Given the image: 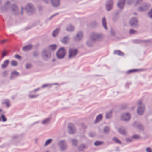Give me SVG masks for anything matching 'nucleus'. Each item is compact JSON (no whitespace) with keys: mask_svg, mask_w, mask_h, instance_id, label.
<instances>
[{"mask_svg":"<svg viewBox=\"0 0 152 152\" xmlns=\"http://www.w3.org/2000/svg\"><path fill=\"white\" fill-rule=\"evenodd\" d=\"M66 54L65 49L63 48H60L56 53L58 58H62L64 57Z\"/></svg>","mask_w":152,"mask_h":152,"instance_id":"nucleus-1","label":"nucleus"},{"mask_svg":"<svg viewBox=\"0 0 152 152\" xmlns=\"http://www.w3.org/2000/svg\"><path fill=\"white\" fill-rule=\"evenodd\" d=\"M138 108L137 109V112L138 114L142 115L144 113L145 107L142 104L141 101H140L138 103Z\"/></svg>","mask_w":152,"mask_h":152,"instance_id":"nucleus-2","label":"nucleus"},{"mask_svg":"<svg viewBox=\"0 0 152 152\" xmlns=\"http://www.w3.org/2000/svg\"><path fill=\"white\" fill-rule=\"evenodd\" d=\"M78 52L77 49L71 48L69 51V57L70 58H73L75 56Z\"/></svg>","mask_w":152,"mask_h":152,"instance_id":"nucleus-3","label":"nucleus"},{"mask_svg":"<svg viewBox=\"0 0 152 152\" xmlns=\"http://www.w3.org/2000/svg\"><path fill=\"white\" fill-rule=\"evenodd\" d=\"M26 9L28 12H31L34 10V8L32 7V5L30 4H27Z\"/></svg>","mask_w":152,"mask_h":152,"instance_id":"nucleus-4","label":"nucleus"},{"mask_svg":"<svg viewBox=\"0 0 152 152\" xmlns=\"http://www.w3.org/2000/svg\"><path fill=\"white\" fill-rule=\"evenodd\" d=\"M137 20L136 18H132L130 20V23L131 26H134L137 24Z\"/></svg>","mask_w":152,"mask_h":152,"instance_id":"nucleus-5","label":"nucleus"},{"mask_svg":"<svg viewBox=\"0 0 152 152\" xmlns=\"http://www.w3.org/2000/svg\"><path fill=\"white\" fill-rule=\"evenodd\" d=\"M69 133L72 134L75 131L73 125L72 124H69Z\"/></svg>","mask_w":152,"mask_h":152,"instance_id":"nucleus-6","label":"nucleus"},{"mask_svg":"<svg viewBox=\"0 0 152 152\" xmlns=\"http://www.w3.org/2000/svg\"><path fill=\"white\" fill-rule=\"evenodd\" d=\"M51 3L54 7H57L60 4L59 0H51Z\"/></svg>","mask_w":152,"mask_h":152,"instance_id":"nucleus-7","label":"nucleus"},{"mask_svg":"<svg viewBox=\"0 0 152 152\" xmlns=\"http://www.w3.org/2000/svg\"><path fill=\"white\" fill-rule=\"evenodd\" d=\"M130 118V115L129 113H127L126 114L124 115L122 117V120L124 121H127L129 120Z\"/></svg>","mask_w":152,"mask_h":152,"instance_id":"nucleus-8","label":"nucleus"},{"mask_svg":"<svg viewBox=\"0 0 152 152\" xmlns=\"http://www.w3.org/2000/svg\"><path fill=\"white\" fill-rule=\"evenodd\" d=\"M32 47V45H30L24 47L23 48V50L24 51H26L31 50Z\"/></svg>","mask_w":152,"mask_h":152,"instance_id":"nucleus-9","label":"nucleus"},{"mask_svg":"<svg viewBox=\"0 0 152 152\" xmlns=\"http://www.w3.org/2000/svg\"><path fill=\"white\" fill-rule=\"evenodd\" d=\"M9 61L8 60H5L1 65V67L3 69H4L7 67Z\"/></svg>","mask_w":152,"mask_h":152,"instance_id":"nucleus-10","label":"nucleus"},{"mask_svg":"<svg viewBox=\"0 0 152 152\" xmlns=\"http://www.w3.org/2000/svg\"><path fill=\"white\" fill-rule=\"evenodd\" d=\"M83 36V34L81 32H79L77 34L76 37V40H80L82 38Z\"/></svg>","mask_w":152,"mask_h":152,"instance_id":"nucleus-11","label":"nucleus"},{"mask_svg":"<svg viewBox=\"0 0 152 152\" xmlns=\"http://www.w3.org/2000/svg\"><path fill=\"white\" fill-rule=\"evenodd\" d=\"M125 0H121L118 4V6L120 8H121L123 7L125 3Z\"/></svg>","mask_w":152,"mask_h":152,"instance_id":"nucleus-12","label":"nucleus"},{"mask_svg":"<svg viewBox=\"0 0 152 152\" xmlns=\"http://www.w3.org/2000/svg\"><path fill=\"white\" fill-rule=\"evenodd\" d=\"M102 118V115L101 114L99 115L96 117V120L95 121V123L98 122L99 121L101 120Z\"/></svg>","mask_w":152,"mask_h":152,"instance_id":"nucleus-13","label":"nucleus"},{"mask_svg":"<svg viewBox=\"0 0 152 152\" xmlns=\"http://www.w3.org/2000/svg\"><path fill=\"white\" fill-rule=\"evenodd\" d=\"M57 47V46L56 45H52L49 46V48L50 50L54 51L56 49Z\"/></svg>","mask_w":152,"mask_h":152,"instance_id":"nucleus-14","label":"nucleus"},{"mask_svg":"<svg viewBox=\"0 0 152 152\" xmlns=\"http://www.w3.org/2000/svg\"><path fill=\"white\" fill-rule=\"evenodd\" d=\"M98 35L94 33L92 34L91 35V38L93 40H96L97 39Z\"/></svg>","mask_w":152,"mask_h":152,"instance_id":"nucleus-15","label":"nucleus"},{"mask_svg":"<svg viewBox=\"0 0 152 152\" xmlns=\"http://www.w3.org/2000/svg\"><path fill=\"white\" fill-rule=\"evenodd\" d=\"M74 29V28L71 25H68L66 28V30L69 31H72Z\"/></svg>","mask_w":152,"mask_h":152,"instance_id":"nucleus-16","label":"nucleus"},{"mask_svg":"<svg viewBox=\"0 0 152 152\" xmlns=\"http://www.w3.org/2000/svg\"><path fill=\"white\" fill-rule=\"evenodd\" d=\"M114 53L115 54L118 55L120 56H123L124 54L119 50H116L114 51Z\"/></svg>","mask_w":152,"mask_h":152,"instance_id":"nucleus-17","label":"nucleus"},{"mask_svg":"<svg viewBox=\"0 0 152 152\" xmlns=\"http://www.w3.org/2000/svg\"><path fill=\"white\" fill-rule=\"evenodd\" d=\"M19 75V73L16 71H14L12 72L11 76V79L13 78V77L14 76H17Z\"/></svg>","mask_w":152,"mask_h":152,"instance_id":"nucleus-18","label":"nucleus"},{"mask_svg":"<svg viewBox=\"0 0 152 152\" xmlns=\"http://www.w3.org/2000/svg\"><path fill=\"white\" fill-rule=\"evenodd\" d=\"M102 23L104 27L105 28V29H107V28L106 26V20L104 17L102 19Z\"/></svg>","mask_w":152,"mask_h":152,"instance_id":"nucleus-19","label":"nucleus"},{"mask_svg":"<svg viewBox=\"0 0 152 152\" xmlns=\"http://www.w3.org/2000/svg\"><path fill=\"white\" fill-rule=\"evenodd\" d=\"M59 31V29L57 28L52 33L53 36V37H55V36L58 34Z\"/></svg>","mask_w":152,"mask_h":152,"instance_id":"nucleus-20","label":"nucleus"},{"mask_svg":"<svg viewBox=\"0 0 152 152\" xmlns=\"http://www.w3.org/2000/svg\"><path fill=\"white\" fill-rule=\"evenodd\" d=\"M2 104H6L7 107L10 106V102L8 99H6L2 102Z\"/></svg>","mask_w":152,"mask_h":152,"instance_id":"nucleus-21","label":"nucleus"},{"mask_svg":"<svg viewBox=\"0 0 152 152\" xmlns=\"http://www.w3.org/2000/svg\"><path fill=\"white\" fill-rule=\"evenodd\" d=\"M112 2H111L110 4H107L106 8L107 10L110 11L112 7Z\"/></svg>","mask_w":152,"mask_h":152,"instance_id":"nucleus-22","label":"nucleus"},{"mask_svg":"<svg viewBox=\"0 0 152 152\" xmlns=\"http://www.w3.org/2000/svg\"><path fill=\"white\" fill-rule=\"evenodd\" d=\"M69 40V39L68 37H66L62 39V42L64 43H66Z\"/></svg>","mask_w":152,"mask_h":152,"instance_id":"nucleus-23","label":"nucleus"},{"mask_svg":"<svg viewBox=\"0 0 152 152\" xmlns=\"http://www.w3.org/2000/svg\"><path fill=\"white\" fill-rule=\"evenodd\" d=\"M103 143L102 141H96L94 142V145L96 146H98Z\"/></svg>","mask_w":152,"mask_h":152,"instance_id":"nucleus-24","label":"nucleus"},{"mask_svg":"<svg viewBox=\"0 0 152 152\" xmlns=\"http://www.w3.org/2000/svg\"><path fill=\"white\" fill-rule=\"evenodd\" d=\"M8 53V51L5 50H4L2 53V57H4L6 56Z\"/></svg>","mask_w":152,"mask_h":152,"instance_id":"nucleus-25","label":"nucleus"},{"mask_svg":"<svg viewBox=\"0 0 152 152\" xmlns=\"http://www.w3.org/2000/svg\"><path fill=\"white\" fill-rule=\"evenodd\" d=\"M113 140L117 143L120 144L121 143L120 141L116 137H114L113 138Z\"/></svg>","mask_w":152,"mask_h":152,"instance_id":"nucleus-26","label":"nucleus"},{"mask_svg":"<svg viewBox=\"0 0 152 152\" xmlns=\"http://www.w3.org/2000/svg\"><path fill=\"white\" fill-rule=\"evenodd\" d=\"M119 133L121 134L125 135L126 134V132L122 129H119Z\"/></svg>","mask_w":152,"mask_h":152,"instance_id":"nucleus-27","label":"nucleus"},{"mask_svg":"<svg viewBox=\"0 0 152 152\" xmlns=\"http://www.w3.org/2000/svg\"><path fill=\"white\" fill-rule=\"evenodd\" d=\"M11 64L12 66H16L17 65L18 63L16 61L13 60L11 61Z\"/></svg>","mask_w":152,"mask_h":152,"instance_id":"nucleus-28","label":"nucleus"},{"mask_svg":"<svg viewBox=\"0 0 152 152\" xmlns=\"http://www.w3.org/2000/svg\"><path fill=\"white\" fill-rule=\"evenodd\" d=\"M111 112H110L109 113H107L106 114V117L108 119L110 118L111 116Z\"/></svg>","mask_w":152,"mask_h":152,"instance_id":"nucleus-29","label":"nucleus"},{"mask_svg":"<svg viewBox=\"0 0 152 152\" xmlns=\"http://www.w3.org/2000/svg\"><path fill=\"white\" fill-rule=\"evenodd\" d=\"M52 141V140L51 139H49L46 140L45 142V145L46 146L47 145L50 144Z\"/></svg>","mask_w":152,"mask_h":152,"instance_id":"nucleus-30","label":"nucleus"},{"mask_svg":"<svg viewBox=\"0 0 152 152\" xmlns=\"http://www.w3.org/2000/svg\"><path fill=\"white\" fill-rule=\"evenodd\" d=\"M1 118L3 122H5L7 121V119L4 115H2Z\"/></svg>","mask_w":152,"mask_h":152,"instance_id":"nucleus-31","label":"nucleus"},{"mask_svg":"<svg viewBox=\"0 0 152 152\" xmlns=\"http://www.w3.org/2000/svg\"><path fill=\"white\" fill-rule=\"evenodd\" d=\"M50 120V119L49 118H47L45 120L43 121V124H46Z\"/></svg>","mask_w":152,"mask_h":152,"instance_id":"nucleus-32","label":"nucleus"},{"mask_svg":"<svg viewBox=\"0 0 152 152\" xmlns=\"http://www.w3.org/2000/svg\"><path fill=\"white\" fill-rule=\"evenodd\" d=\"M129 32L130 34H133L135 33L136 32V31L132 29H131Z\"/></svg>","mask_w":152,"mask_h":152,"instance_id":"nucleus-33","label":"nucleus"},{"mask_svg":"<svg viewBox=\"0 0 152 152\" xmlns=\"http://www.w3.org/2000/svg\"><path fill=\"white\" fill-rule=\"evenodd\" d=\"M31 66V64H27L26 65V68L27 69H28L30 68Z\"/></svg>","mask_w":152,"mask_h":152,"instance_id":"nucleus-34","label":"nucleus"},{"mask_svg":"<svg viewBox=\"0 0 152 152\" xmlns=\"http://www.w3.org/2000/svg\"><path fill=\"white\" fill-rule=\"evenodd\" d=\"M148 15L150 17L152 18V8L149 12Z\"/></svg>","mask_w":152,"mask_h":152,"instance_id":"nucleus-35","label":"nucleus"},{"mask_svg":"<svg viewBox=\"0 0 152 152\" xmlns=\"http://www.w3.org/2000/svg\"><path fill=\"white\" fill-rule=\"evenodd\" d=\"M109 130V129L108 127H105L104 129V131L105 132H108Z\"/></svg>","mask_w":152,"mask_h":152,"instance_id":"nucleus-36","label":"nucleus"},{"mask_svg":"<svg viewBox=\"0 0 152 152\" xmlns=\"http://www.w3.org/2000/svg\"><path fill=\"white\" fill-rule=\"evenodd\" d=\"M72 143L73 145H76L77 143V141L75 140H72Z\"/></svg>","mask_w":152,"mask_h":152,"instance_id":"nucleus-37","label":"nucleus"},{"mask_svg":"<svg viewBox=\"0 0 152 152\" xmlns=\"http://www.w3.org/2000/svg\"><path fill=\"white\" fill-rule=\"evenodd\" d=\"M140 137L137 135H134L132 137V138H134L135 139H138Z\"/></svg>","mask_w":152,"mask_h":152,"instance_id":"nucleus-38","label":"nucleus"},{"mask_svg":"<svg viewBox=\"0 0 152 152\" xmlns=\"http://www.w3.org/2000/svg\"><path fill=\"white\" fill-rule=\"evenodd\" d=\"M146 151L147 152H152V150L150 148H147L146 149Z\"/></svg>","mask_w":152,"mask_h":152,"instance_id":"nucleus-39","label":"nucleus"},{"mask_svg":"<svg viewBox=\"0 0 152 152\" xmlns=\"http://www.w3.org/2000/svg\"><path fill=\"white\" fill-rule=\"evenodd\" d=\"M15 57L17 59H20L21 58V57L19 55H16L15 56Z\"/></svg>","mask_w":152,"mask_h":152,"instance_id":"nucleus-40","label":"nucleus"},{"mask_svg":"<svg viewBox=\"0 0 152 152\" xmlns=\"http://www.w3.org/2000/svg\"><path fill=\"white\" fill-rule=\"evenodd\" d=\"M136 71V70H129V71H128L127 72V73H131V72H133V71Z\"/></svg>","mask_w":152,"mask_h":152,"instance_id":"nucleus-41","label":"nucleus"},{"mask_svg":"<svg viewBox=\"0 0 152 152\" xmlns=\"http://www.w3.org/2000/svg\"><path fill=\"white\" fill-rule=\"evenodd\" d=\"M37 96V95H30V98H35V97H36Z\"/></svg>","mask_w":152,"mask_h":152,"instance_id":"nucleus-42","label":"nucleus"},{"mask_svg":"<svg viewBox=\"0 0 152 152\" xmlns=\"http://www.w3.org/2000/svg\"><path fill=\"white\" fill-rule=\"evenodd\" d=\"M139 10L140 11H143L145 10V9H144V8H142V7H140L139 8Z\"/></svg>","mask_w":152,"mask_h":152,"instance_id":"nucleus-43","label":"nucleus"},{"mask_svg":"<svg viewBox=\"0 0 152 152\" xmlns=\"http://www.w3.org/2000/svg\"><path fill=\"white\" fill-rule=\"evenodd\" d=\"M142 1V0H137L136 1V4H137L139 2H141Z\"/></svg>","mask_w":152,"mask_h":152,"instance_id":"nucleus-44","label":"nucleus"},{"mask_svg":"<svg viewBox=\"0 0 152 152\" xmlns=\"http://www.w3.org/2000/svg\"><path fill=\"white\" fill-rule=\"evenodd\" d=\"M6 40H2L0 42V43L1 44H2V43H4V42H6Z\"/></svg>","mask_w":152,"mask_h":152,"instance_id":"nucleus-45","label":"nucleus"},{"mask_svg":"<svg viewBox=\"0 0 152 152\" xmlns=\"http://www.w3.org/2000/svg\"><path fill=\"white\" fill-rule=\"evenodd\" d=\"M45 53H46V52H45H45H43H43H42V54H43V55L44 56H45H45L46 57H48V56H47V55H45Z\"/></svg>","mask_w":152,"mask_h":152,"instance_id":"nucleus-46","label":"nucleus"},{"mask_svg":"<svg viewBox=\"0 0 152 152\" xmlns=\"http://www.w3.org/2000/svg\"><path fill=\"white\" fill-rule=\"evenodd\" d=\"M3 74L5 75L7 74V72L6 71H5L4 72Z\"/></svg>","mask_w":152,"mask_h":152,"instance_id":"nucleus-47","label":"nucleus"},{"mask_svg":"<svg viewBox=\"0 0 152 152\" xmlns=\"http://www.w3.org/2000/svg\"><path fill=\"white\" fill-rule=\"evenodd\" d=\"M48 85H43V87H47L48 86Z\"/></svg>","mask_w":152,"mask_h":152,"instance_id":"nucleus-48","label":"nucleus"},{"mask_svg":"<svg viewBox=\"0 0 152 152\" xmlns=\"http://www.w3.org/2000/svg\"><path fill=\"white\" fill-rule=\"evenodd\" d=\"M2 111V110L1 109H0V112Z\"/></svg>","mask_w":152,"mask_h":152,"instance_id":"nucleus-49","label":"nucleus"},{"mask_svg":"<svg viewBox=\"0 0 152 152\" xmlns=\"http://www.w3.org/2000/svg\"><path fill=\"white\" fill-rule=\"evenodd\" d=\"M127 141L128 140V141H130H130H130L129 140L127 139Z\"/></svg>","mask_w":152,"mask_h":152,"instance_id":"nucleus-50","label":"nucleus"},{"mask_svg":"<svg viewBox=\"0 0 152 152\" xmlns=\"http://www.w3.org/2000/svg\"><path fill=\"white\" fill-rule=\"evenodd\" d=\"M21 14H23V12H21Z\"/></svg>","mask_w":152,"mask_h":152,"instance_id":"nucleus-51","label":"nucleus"}]
</instances>
